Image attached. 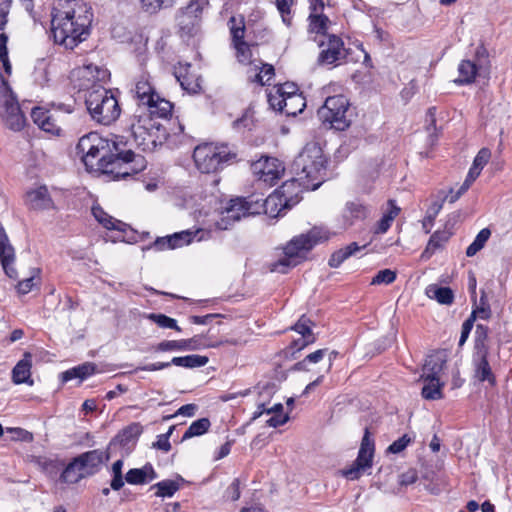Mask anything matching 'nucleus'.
<instances>
[{
  "instance_id": "obj_63",
  "label": "nucleus",
  "mask_w": 512,
  "mask_h": 512,
  "mask_svg": "<svg viewBox=\"0 0 512 512\" xmlns=\"http://www.w3.org/2000/svg\"><path fill=\"white\" fill-rule=\"evenodd\" d=\"M410 441L411 439L407 435H403L388 447V451L394 454L400 453L407 447Z\"/></svg>"
},
{
  "instance_id": "obj_36",
  "label": "nucleus",
  "mask_w": 512,
  "mask_h": 512,
  "mask_svg": "<svg viewBox=\"0 0 512 512\" xmlns=\"http://www.w3.org/2000/svg\"><path fill=\"white\" fill-rule=\"evenodd\" d=\"M389 210L384 213L382 218L377 222L376 233H386L390 228L393 220L398 216L400 208L396 205L395 201L390 199L388 201Z\"/></svg>"
},
{
  "instance_id": "obj_23",
  "label": "nucleus",
  "mask_w": 512,
  "mask_h": 512,
  "mask_svg": "<svg viewBox=\"0 0 512 512\" xmlns=\"http://www.w3.org/2000/svg\"><path fill=\"white\" fill-rule=\"evenodd\" d=\"M488 355L489 351L473 354L475 376L480 382L487 381L490 385H495L496 379L488 362Z\"/></svg>"
},
{
  "instance_id": "obj_32",
  "label": "nucleus",
  "mask_w": 512,
  "mask_h": 512,
  "mask_svg": "<svg viewBox=\"0 0 512 512\" xmlns=\"http://www.w3.org/2000/svg\"><path fill=\"white\" fill-rule=\"evenodd\" d=\"M426 295L435 299L438 303L443 305H451L454 301V293L449 287H439L437 285H429L426 288Z\"/></svg>"
},
{
  "instance_id": "obj_35",
  "label": "nucleus",
  "mask_w": 512,
  "mask_h": 512,
  "mask_svg": "<svg viewBox=\"0 0 512 512\" xmlns=\"http://www.w3.org/2000/svg\"><path fill=\"white\" fill-rule=\"evenodd\" d=\"M208 361L209 359L207 356L192 354L181 357H173L169 363L170 365L184 368H197L205 366Z\"/></svg>"
},
{
  "instance_id": "obj_27",
  "label": "nucleus",
  "mask_w": 512,
  "mask_h": 512,
  "mask_svg": "<svg viewBox=\"0 0 512 512\" xmlns=\"http://www.w3.org/2000/svg\"><path fill=\"white\" fill-rule=\"evenodd\" d=\"M480 65L471 60H462L458 66L459 77L454 80L457 85H468L475 81Z\"/></svg>"
},
{
  "instance_id": "obj_28",
  "label": "nucleus",
  "mask_w": 512,
  "mask_h": 512,
  "mask_svg": "<svg viewBox=\"0 0 512 512\" xmlns=\"http://www.w3.org/2000/svg\"><path fill=\"white\" fill-rule=\"evenodd\" d=\"M445 363L446 360L441 353L429 355L425 360L421 377L439 378Z\"/></svg>"
},
{
  "instance_id": "obj_26",
  "label": "nucleus",
  "mask_w": 512,
  "mask_h": 512,
  "mask_svg": "<svg viewBox=\"0 0 512 512\" xmlns=\"http://www.w3.org/2000/svg\"><path fill=\"white\" fill-rule=\"evenodd\" d=\"M369 214V209L359 201H349L346 203L342 212V217L347 225H352L355 221L364 220Z\"/></svg>"
},
{
  "instance_id": "obj_9",
  "label": "nucleus",
  "mask_w": 512,
  "mask_h": 512,
  "mask_svg": "<svg viewBox=\"0 0 512 512\" xmlns=\"http://www.w3.org/2000/svg\"><path fill=\"white\" fill-rule=\"evenodd\" d=\"M318 240V233L314 230L294 237L284 247L283 257L271 264V271L287 273L290 268L299 263L301 252L311 250L318 243Z\"/></svg>"
},
{
  "instance_id": "obj_31",
  "label": "nucleus",
  "mask_w": 512,
  "mask_h": 512,
  "mask_svg": "<svg viewBox=\"0 0 512 512\" xmlns=\"http://www.w3.org/2000/svg\"><path fill=\"white\" fill-rule=\"evenodd\" d=\"M424 380V386L422 388V397L426 400H438L443 398L442 387L443 383L440 382L439 378L432 377H421Z\"/></svg>"
},
{
  "instance_id": "obj_56",
  "label": "nucleus",
  "mask_w": 512,
  "mask_h": 512,
  "mask_svg": "<svg viewBox=\"0 0 512 512\" xmlns=\"http://www.w3.org/2000/svg\"><path fill=\"white\" fill-rule=\"evenodd\" d=\"M295 0H276V7L286 25L291 24V7L294 5Z\"/></svg>"
},
{
  "instance_id": "obj_47",
  "label": "nucleus",
  "mask_w": 512,
  "mask_h": 512,
  "mask_svg": "<svg viewBox=\"0 0 512 512\" xmlns=\"http://www.w3.org/2000/svg\"><path fill=\"white\" fill-rule=\"evenodd\" d=\"M148 318L161 328L173 329L178 332L181 331V328L177 325V321L165 314L152 313Z\"/></svg>"
},
{
  "instance_id": "obj_8",
  "label": "nucleus",
  "mask_w": 512,
  "mask_h": 512,
  "mask_svg": "<svg viewBox=\"0 0 512 512\" xmlns=\"http://www.w3.org/2000/svg\"><path fill=\"white\" fill-rule=\"evenodd\" d=\"M317 114L325 126L337 131H345L352 123L350 103L344 95L328 97Z\"/></svg>"
},
{
  "instance_id": "obj_11",
  "label": "nucleus",
  "mask_w": 512,
  "mask_h": 512,
  "mask_svg": "<svg viewBox=\"0 0 512 512\" xmlns=\"http://www.w3.org/2000/svg\"><path fill=\"white\" fill-rule=\"evenodd\" d=\"M254 206L253 195L247 198H231L221 206L220 218L215 222L216 228L219 230H228L235 222L240 221L243 217L255 215L257 209L254 208Z\"/></svg>"
},
{
  "instance_id": "obj_29",
  "label": "nucleus",
  "mask_w": 512,
  "mask_h": 512,
  "mask_svg": "<svg viewBox=\"0 0 512 512\" xmlns=\"http://www.w3.org/2000/svg\"><path fill=\"white\" fill-rule=\"evenodd\" d=\"M365 246H360L357 242H352L346 247L335 251L329 258L328 264L332 268H338L346 259L361 251Z\"/></svg>"
},
{
  "instance_id": "obj_50",
  "label": "nucleus",
  "mask_w": 512,
  "mask_h": 512,
  "mask_svg": "<svg viewBox=\"0 0 512 512\" xmlns=\"http://www.w3.org/2000/svg\"><path fill=\"white\" fill-rule=\"evenodd\" d=\"M8 36L6 33L2 32L0 34V62L3 65L4 71L7 75H10L12 72V66L8 57V48H7Z\"/></svg>"
},
{
  "instance_id": "obj_30",
  "label": "nucleus",
  "mask_w": 512,
  "mask_h": 512,
  "mask_svg": "<svg viewBox=\"0 0 512 512\" xmlns=\"http://www.w3.org/2000/svg\"><path fill=\"white\" fill-rule=\"evenodd\" d=\"M94 372L95 365L93 363L86 362L61 373V380L64 383L76 378L82 381L94 374Z\"/></svg>"
},
{
  "instance_id": "obj_40",
  "label": "nucleus",
  "mask_w": 512,
  "mask_h": 512,
  "mask_svg": "<svg viewBox=\"0 0 512 512\" xmlns=\"http://www.w3.org/2000/svg\"><path fill=\"white\" fill-rule=\"evenodd\" d=\"M92 213L96 220L102 224L106 229L109 230H122L121 225L123 223L119 220H115L113 217L103 211L101 207H93Z\"/></svg>"
},
{
  "instance_id": "obj_22",
  "label": "nucleus",
  "mask_w": 512,
  "mask_h": 512,
  "mask_svg": "<svg viewBox=\"0 0 512 512\" xmlns=\"http://www.w3.org/2000/svg\"><path fill=\"white\" fill-rule=\"evenodd\" d=\"M32 355L25 352L23 358L17 362L12 370V381L19 384L32 386L34 381L31 379Z\"/></svg>"
},
{
  "instance_id": "obj_37",
  "label": "nucleus",
  "mask_w": 512,
  "mask_h": 512,
  "mask_svg": "<svg viewBox=\"0 0 512 512\" xmlns=\"http://www.w3.org/2000/svg\"><path fill=\"white\" fill-rule=\"evenodd\" d=\"M135 95L139 101L138 107L151 103L157 93L147 80H140L135 85Z\"/></svg>"
},
{
  "instance_id": "obj_33",
  "label": "nucleus",
  "mask_w": 512,
  "mask_h": 512,
  "mask_svg": "<svg viewBox=\"0 0 512 512\" xmlns=\"http://www.w3.org/2000/svg\"><path fill=\"white\" fill-rule=\"evenodd\" d=\"M452 235L453 232L447 228L444 230L435 231L428 241L426 249L423 252V256L426 254L432 255L437 249L443 247V245L448 242Z\"/></svg>"
},
{
  "instance_id": "obj_60",
  "label": "nucleus",
  "mask_w": 512,
  "mask_h": 512,
  "mask_svg": "<svg viewBox=\"0 0 512 512\" xmlns=\"http://www.w3.org/2000/svg\"><path fill=\"white\" fill-rule=\"evenodd\" d=\"M39 273H40V269L34 268L33 269V274L30 277H28V278L18 282V284H17V291L20 294H23V295L29 293L32 290V288L34 287V285H35V283H34L35 277Z\"/></svg>"
},
{
  "instance_id": "obj_42",
  "label": "nucleus",
  "mask_w": 512,
  "mask_h": 512,
  "mask_svg": "<svg viewBox=\"0 0 512 512\" xmlns=\"http://www.w3.org/2000/svg\"><path fill=\"white\" fill-rule=\"evenodd\" d=\"M489 328L483 324H477L475 329L474 339V353L488 352L489 346L487 344Z\"/></svg>"
},
{
  "instance_id": "obj_64",
  "label": "nucleus",
  "mask_w": 512,
  "mask_h": 512,
  "mask_svg": "<svg viewBox=\"0 0 512 512\" xmlns=\"http://www.w3.org/2000/svg\"><path fill=\"white\" fill-rule=\"evenodd\" d=\"M51 114L49 111L41 108V107H35L31 111V117L34 121V123L40 127L41 124L45 121V118L49 117Z\"/></svg>"
},
{
  "instance_id": "obj_59",
  "label": "nucleus",
  "mask_w": 512,
  "mask_h": 512,
  "mask_svg": "<svg viewBox=\"0 0 512 512\" xmlns=\"http://www.w3.org/2000/svg\"><path fill=\"white\" fill-rule=\"evenodd\" d=\"M316 341L315 336L302 337L300 339L294 340L290 346L288 347V352H290V356L295 359L296 353L303 350L310 344H313Z\"/></svg>"
},
{
  "instance_id": "obj_45",
  "label": "nucleus",
  "mask_w": 512,
  "mask_h": 512,
  "mask_svg": "<svg viewBox=\"0 0 512 512\" xmlns=\"http://www.w3.org/2000/svg\"><path fill=\"white\" fill-rule=\"evenodd\" d=\"M151 489H157V497H172L180 489V484L174 480H163L154 484Z\"/></svg>"
},
{
  "instance_id": "obj_49",
  "label": "nucleus",
  "mask_w": 512,
  "mask_h": 512,
  "mask_svg": "<svg viewBox=\"0 0 512 512\" xmlns=\"http://www.w3.org/2000/svg\"><path fill=\"white\" fill-rule=\"evenodd\" d=\"M185 340H164L154 347L156 352L187 351Z\"/></svg>"
},
{
  "instance_id": "obj_39",
  "label": "nucleus",
  "mask_w": 512,
  "mask_h": 512,
  "mask_svg": "<svg viewBox=\"0 0 512 512\" xmlns=\"http://www.w3.org/2000/svg\"><path fill=\"white\" fill-rule=\"evenodd\" d=\"M210 426L211 422L208 418H200L192 422L188 429L185 431L182 437V441L205 434L208 432Z\"/></svg>"
},
{
  "instance_id": "obj_13",
  "label": "nucleus",
  "mask_w": 512,
  "mask_h": 512,
  "mask_svg": "<svg viewBox=\"0 0 512 512\" xmlns=\"http://www.w3.org/2000/svg\"><path fill=\"white\" fill-rule=\"evenodd\" d=\"M373 454L374 442L370 439L369 430L366 428L356 460L349 468L342 471V475L349 480L359 479L362 472L372 466Z\"/></svg>"
},
{
  "instance_id": "obj_61",
  "label": "nucleus",
  "mask_w": 512,
  "mask_h": 512,
  "mask_svg": "<svg viewBox=\"0 0 512 512\" xmlns=\"http://www.w3.org/2000/svg\"><path fill=\"white\" fill-rule=\"evenodd\" d=\"M39 128L51 135H60L61 133V127L55 123L53 115H50L49 117L45 118V121L43 122V124H41Z\"/></svg>"
},
{
  "instance_id": "obj_24",
  "label": "nucleus",
  "mask_w": 512,
  "mask_h": 512,
  "mask_svg": "<svg viewBox=\"0 0 512 512\" xmlns=\"http://www.w3.org/2000/svg\"><path fill=\"white\" fill-rule=\"evenodd\" d=\"M33 463L51 480H56L64 467V462L57 457L35 456Z\"/></svg>"
},
{
  "instance_id": "obj_58",
  "label": "nucleus",
  "mask_w": 512,
  "mask_h": 512,
  "mask_svg": "<svg viewBox=\"0 0 512 512\" xmlns=\"http://www.w3.org/2000/svg\"><path fill=\"white\" fill-rule=\"evenodd\" d=\"M236 50L237 60L242 64H249L252 56L250 46L247 42H240L232 45Z\"/></svg>"
},
{
  "instance_id": "obj_54",
  "label": "nucleus",
  "mask_w": 512,
  "mask_h": 512,
  "mask_svg": "<svg viewBox=\"0 0 512 512\" xmlns=\"http://www.w3.org/2000/svg\"><path fill=\"white\" fill-rule=\"evenodd\" d=\"M490 156L491 152L489 149H480L476 157L474 158L473 164L470 169L480 175L482 169L488 163Z\"/></svg>"
},
{
  "instance_id": "obj_17",
  "label": "nucleus",
  "mask_w": 512,
  "mask_h": 512,
  "mask_svg": "<svg viewBox=\"0 0 512 512\" xmlns=\"http://www.w3.org/2000/svg\"><path fill=\"white\" fill-rule=\"evenodd\" d=\"M16 252L10 242L5 228L0 223V263L4 273L11 279L18 278V272L15 268Z\"/></svg>"
},
{
  "instance_id": "obj_5",
  "label": "nucleus",
  "mask_w": 512,
  "mask_h": 512,
  "mask_svg": "<svg viewBox=\"0 0 512 512\" xmlns=\"http://www.w3.org/2000/svg\"><path fill=\"white\" fill-rule=\"evenodd\" d=\"M135 144L142 151H153L166 136V130L156 119L143 109H136L128 124Z\"/></svg>"
},
{
  "instance_id": "obj_19",
  "label": "nucleus",
  "mask_w": 512,
  "mask_h": 512,
  "mask_svg": "<svg viewBox=\"0 0 512 512\" xmlns=\"http://www.w3.org/2000/svg\"><path fill=\"white\" fill-rule=\"evenodd\" d=\"M26 204L32 210H50L55 208L48 188L43 185L26 193Z\"/></svg>"
},
{
  "instance_id": "obj_21",
  "label": "nucleus",
  "mask_w": 512,
  "mask_h": 512,
  "mask_svg": "<svg viewBox=\"0 0 512 512\" xmlns=\"http://www.w3.org/2000/svg\"><path fill=\"white\" fill-rule=\"evenodd\" d=\"M300 187L303 188L302 180H298V176L295 175L292 179L285 181L275 192L291 208L300 201Z\"/></svg>"
},
{
  "instance_id": "obj_48",
  "label": "nucleus",
  "mask_w": 512,
  "mask_h": 512,
  "mask_svg": "<svg viewBox=\"0 0 512 512\" xmlns=\"http://www.w3.org/2000/svg\"><path fill=\"white\" fill-rule=\"evenodd\" d=\"M185 340V345H186V349L187 350H199L201 348H204V347H218L219 345L221 344H224V343H227V344H230V345H236L237 344V341L236 340H226V341H221L217 344H209V345H206L203 343V338L201 336H194L190 339H184Z\"/></svg>"
},
{
  "instance_id": "obj_12",
  "label": "nucleus",
  "mask_w": 512,
  "mask_h": 512,
  "mask_svg": "<svg viewBox=\"0 0 512 512\" xmlns=\"http://www.w3.org/2000/svg\"><path fill=\"white\" fill-rule=\"evenodd\" d=\"M209 6V0H191L185 7L179 9L176 20L181 36H192L202 20L203 10Z\"/></svg>"
},
{
  "instance_id": "obj_38",
  "label": "nucleus",
  "mask_w": 512,
  "mask_h": 512,
  "mask_svg": "<svg viewBox=\"0 0 512 512\" xmlns=\"http://www.w3.org/2000/svg\"><path fill=\"white\" fill-rule=\"evenodd\" d=\"M228 26L230 29L232 45L240 42H245V20L243 16H232L228 20Z\"/></svg>"
},
{
  "instance_id": "obj_10",
  "label": "nucleus",
  "mask_w": 512,
  "mask_h": 512,
  "mask_svg": "<svg viewBox=\"0 0 512 512\" xmlns=\"http://www.w3.org/2000/svg\"><path fill=\"white\" fill-rule=\"evenodd\" d=\"M0 118L11 130L20 131L25 125L17 98L8 81L0 73Z\"/></svg>"
},
{
  "instance_id": "obj_20",
  "label": "nucleus",
  "mask_w": 512,
  "mask_h": 512,
  "mask_svg": "<svg viewBox=\"0 0 512 512\" xmlns=\"http://www.w3.org/2000/svg\"><path fill=\"white\" fill-rule=\"evenodd\" d=\"M174 75L183 90L188 93H198L201 89L199 77L191 72V64H179L175 68Z\"/></svg>"
},
{
  "instance_id": "obj_3",
  "label": "nucleus",
  "mask_w": 512,
  "mask_h": 512,
  "mask_svg": "<svg viewBox=\"0 0 512 512\" xmlns=\"http://www.w3.org/2000/svg\"><path fill=\"white\" fill-rule=\"evenodd\" d=\"M81 80L88 83H80L79 88L87 89L85 93V105L91 119L101 125L108 126L114 123L121 114V108L117 98L111 91L101 85H94L95 82L104 80L106 70L96 65L89 64L78 68L74 72Z\"/></svg>"
},
{
  "instance_id": "obj_2",
  "label": "nucleus",
  "mask_w": 512,
  "mask_h": 512,
  "mask_svg": "<svg viewBox=\"0 0 512 512\" xmlns=\"http://www.w3.org/2000/svg\"><path fill=\"white\" fill-rule=\"evenodd\" d=\"M92 21V9L83 0H59L52 11L54 41L73 49L89 36Z\"/></svg>"
},
{
  "instance_id": "obj_15",
  "label": "nucleus",
  "mask_w": 512,
  "mask_h": 512,
  "mask_svg": "<svg viewBox=\"0 0 512 512\" xmlns=\"http://www.w3.org/2000/svg\"><path fill=\"white\" fill-rule=\"evenodd\" d=\"M321 51L317 58V63L321 66L337 65L346 58V51L343 40L333 34L326 35V40L319 42Z\"/></svg>"
},
{
  "instance_id": "obj_55",
  "label": "nucleus",
  "mask_w": 512,
  "mask_h": 512,
  "mask_svg": "<svg viewBox=\"0 0 512 512\" xmlns=\"http://www.w3.org/2000/svg\"><path fill=\"white\" fill-rule=\"evenodd\" d=\"M311 325L312 321L305 315H302L291 329L299 333L302 337L309 338V336H314L311 330Z\"/></svg>"
},
{
  "instance_id": "obj_62",
  "label": "nucleus",
  "mask_w": 512,
  "mask_h": 512,
  "mask_svg": "<svg viewBox=\"0 0 512 512\" xmlns=\"http://www.w3.org/2000/svg\"><path fill=\"white\" fill-rule=\"evenodd\" d=\"M473 325H474V317H469L463 322L462 327H461V335H460V339H459V343H458L459 346L464 345V343L466 342V340L469 337V334L473 328Z\"/></svg>"
},
{
  "instance_id": "obj_52",
  "label": "nucleus",
  "mask_w": 512,
  "mask_h": 512,
  "mask_svg": "<svg viewBox=\"0 0 512 512\" xmlns=\"http://www.w3.org/2000/svg\"><path fill=\"white\" fill-rule=\"evenodd\" d=\"M311 30L315 33L325 34L329 18L324 14H311L309 16Z\"/></svg>"
},
{
  "instance_id": "obj_14",
  "label": "nucleus",
  "mask_w": 512,
  "mask_h": 512,
  "mask_svg": "<svg viewBox=\"0 0 512 512\" xmlns=\"http://www.w3.org/2000/svg\"><path fill=\"white\" fill-rule=\"evenodd\" d=\"M251 170L258 181L273 186L281 178L284 166L278 159L265 156L253 162Z\"/></svg>"
},
{
  "instance_id": "obj_16",
  "label": "nucleus",
  "mask_w": 512,
  "mask_h": 512,
  "mask_svg": "<svg viewBox=\"0 0 512 512\" xmlns=\"http://www.w3.org/2000/svg\"><path fill=\"white\" fill-rule=\"evenodd\" d=\"M198 237V241L203 239V231L197 230L195 232H191L189 230L181 231L178 233H174L165 237H158L147 249L153 248L157 251H163L167 249H175L187 245L192 242V240Z\"/></svg>"
},
{
  "instance_id": "obj_43",
  "label": "nucleus",
  "mask_w": 512,
  "mask_h": 512,
  "mask_svg": "<svg viewBox=\"0 0 512 512\" xmlns=\"http://www.w3.org/2000/svg\"><path fill=\"white\" fill-rule=\"evenodd\" d=\"M177 0H140L141 9L148 14H156L162 9L175 5Z\"/></svg>"
},
{
  "instance_id": "obj_25",
  "label": "nucleus",
  "mask_w": 512,
  "mask_h": 512,
  "mask_svg": "<svg viewBox=\"0 0 512 512\" xmlns=\"http://www.w3.org/2000/svg\"><path fill=\"white\" fill-rule=\"evenodd\" d=\"M172 108V103L166 99L161 98L158 94L155 96L151 103L137 107V109H143L147 113L151 114V117L156 120L157 118L167 119L169 116H171Z\"/></svg>"
},
{
  "instance_id": "obj_7",
  "label": "nucleus",
  "mask_w": 512,
  "mask_h": 512,
  "mask_svg": "<svg viewBox=\"0 0 512 512\" xmlns=\"http://www.w3.org/2000/svg\"><path fill=\"white\" fill-rule=\"evenodd\" d=\"M109 459V453L95 449L74 457L62 470L59 481L65 484H75L82 479L96 474L101 465Z\"/></svg>"
},
{
  "instance_id": "obj_1",
  "label": "nucleus",
  "mask_w": 512,
  "mask_h": 512,
  "mask_svg": "<svg viewBox=\"0 0 512 512\" xmlns=\"http://www.w3.org/2000/svg\"><path fill=\"white\" fill-rule=\"evenodd\" d=\"M76 152L87 170L110 175L113 180L126 179L146 168L145 158L128 149L123 137L115 135L108 138L88 133L79 139Z\"/></svg>"
},
{
  "instance_id": "obj_18",
  "label": "nucleus",
  "mask_w": 512,
  "mask_h": 512,
  "mask_svg": "<svg viewBox=\"0 0 512 512\" xmlns=\"http://www.w3.org/2000/svg\"><path fill=\"white\" fill-rule=\"evenodd\" d=\"M254 208L257 209L256 214L265 213L270 217H277L281 214L282 210L290 209L282 198L274 191L266 199L255 198L253 196Z\"/></svg>"
},
{
  "instance_id": "obj_57",
  "label": "nucleus",
  "mask_w": 512,
  "mask_h": 512,
  "mask_svg": "<svg viewBox=\"0 0 512 512\" xmlns=\"http://www.w3.org/2000/svg\"><path fill=\"white\" fill-rule=\"evenodd\" d=\"M396 279V272L391 269L380 270L371 281V285L391 284Z\"/></svg>"
},
{
  "instance_id": "obj_51",
  "label": "nucleus",
  "mask_w": 512,
  "mask_h": 512,
  "mask_svg": "<svg viewBox=\"0 0 512 512\" xmlns=\"http://www.w3.org/2000/svg\"><path fill=\"white\" fill-rule=\"evenodd\" d=\"M267 98L268 103L273 110L284 112L286 97L283 96V94H281L279 91H277V88L275 86L268 92Z\"/></svg>"
},
{
  "instance_id": "obj_53",
  "label": "nucleus",
  "mask_w": 512,
  "mask_h": 512,
  "mask_svg": "<svg viewBox=\"0 0 512 512\" xmlns=\"http://www.w3.org/2000/svg\"><path fill=\"white\" fill-rule=\"evenodd\" d=\"M127 483L132 485L145 484L147 482V473L143 468L130 469L125 476Z\"/></svg>"
},
{
  "instance_id": "obj_44",
  "label": "nucleus",
  "mask_w": 512,
  "mask_h": 512,
  "mask_svg": "<svg viewBox=\"0 0 512 512\" xmlns=\"http://www.w3.org/2000/svg\"><path fill=\"white\" fill-rule=\"evenodd\" d=\"M490 236V229L483 228L482 230H480L479 233L476 235L474 241L467 247L466 255L468 257L476 255L485 246V243L488 241Z\"/></svg>"
},
{
  "instance_id": "obj_41",
  "label": "nucleus",
  "mask_w": 512,
  "mask_h": 512,
  "mask_svg": "<svg viewBox=\"0 0 512 512\" xmlns=\"http://www.w3.org/2000/svg\"><path fill=\"white\" fill-rule=\"evenodd\" d=\"M284 113L288 116H296L306 107V100L303 95H292L286 97Z\"/></svg>"
},
{
  "instance_id": "obj_34",
  "label": "nucleus",
  "mask_w": 512,
  "mask_h": 512,
  "mask_svg": "<svg viewBox=\"0 0 512 512\" xmlns=\"http://www.w3.org/2000/svg\"><path fill=\"white\" fill-rule=\"evenodd\" d=\"M143 432V427L140 423L134 422L123 428L116 436V440L122 446H127L131 442H135Z\"/></svg>"
},
{
  "instance_id": "obj_4",
  "label": "nucleus",
  "mask_w": 512,
  "mask_h": 512,
  "mask_svg": "<svg viewBox=\"0 0 512 512\" xmlns=\"http://www.w3.org/2000/svg\"><path fill=\"white\" fill-rule=\"evenodd\" d=\"M327 160L317 142L307 143L294 159L291 169L298 180H302L303 189L316 190L325 175Z\"/></svg>"
},
{
  "instance_id": "obj_6",
  "label": "nucleus",
  "mask_w": 512,
  "mask_h": 512,
  "mask_svg": "<svg viewBox=\"0 0 512 512\" xmlns=\"http://www.w3.org/2000/svg\"><path fill=\"white\" fill-rule=\"evenodd\" d=\"M193 159L202 173H215L237 161V154L228 144L203 143L195 147Z\"/></svg>"
},
{
  "instance_id": "obj_46",
  "label": "nucleus",
  "mask_w": 512,
  "mask_h": 512,
  "mask_svg": "<svg viewBox=\"0 0 512 512\" xmlns=\"http://www.w3.org/2000/svg\"><path fill=\"white\" fill-rule=\"evenodd\" d=\"M444 200L435 201L427 209L426 216L423 219L422 226L426 233L430 232L431 227L434 224V220L443 208Z\"/></svg>"
}]
</instances>
